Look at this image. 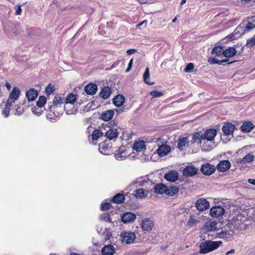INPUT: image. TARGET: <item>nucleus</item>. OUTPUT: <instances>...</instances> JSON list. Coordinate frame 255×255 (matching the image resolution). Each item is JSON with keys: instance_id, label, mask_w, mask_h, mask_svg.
<instances>
[{"instance_id": "37", "label": "nucleus", "mask_w": 255, "mask_h": 255, "mask_svg": "<svg viewBox=\"0 0 255 255\" xmlns=\"http://www.w3.org/2000/svg\"><path fill=\"white\" fill-rule=\"evenodd\" d=\"M76 95L73 93H70L67 95L65 100L66 104H73L76 101Z\"/></svg>"}, {"instance_id": "62", "label": "nucleus", "mask_w": 255, "mask_h": 255, "mask_svg": "<svg viewBox=\"0 0 255 255\" xmlns=\"http://www.w3.org/2000/svg\"><path fill=\"white\" fill-rule=\"evenodd\" d=\"M235 252V250L234 249H232L230 251L226 253V255H229L230 254H234Z\"/></svg>"}, {"instance_id": "45", "label": "nucleus", "mask_w": 255, "mask_h": 255, "mask_svg": "<svg viewBox=\"0 0 255 255\" xmlns=\"http://www.w3.org/2000/svg\"><path fill=\"white\" fill-rule=\"evenodd\" d=\"M255 45V35L252 38L247 40L246 46L248 48H251Z\"/></svg>"}, {"instance_id": "49", "label": "nucleus", "mask_w": 255, "mask_h": 255, "mask_svg": "<svg viewBox=\"0 0 255 255\" xmlns=\"http://www.w3.org/2000/svg\"><path fill=\"white\" fill-rule=\"evenodd\" d=\"M99 148L100 152L103 153L108 150V146L106 145L104 142H103L99 144Z\"/></svg>"}, {"instance_id": "23", "label": "nucleus", "mask_w": 255, "mask_h": 255, "mask_svg": "<svg viewBox=\"0 0 255 255\" xmlns=\"http://www.w3.org/2000/svg\"><path fill=\"white\" fill-rule=\"evenodd\" d=\"M247 33V32L245 30V28H244V24L242 22L237 27L234 31V34L236 37H239Z\"/></svg>"}, {"instance_id": "1", "label": "nucleus", "mask_w": 255, "mask_h": 255, "mask_svg": "<svg viewBox=\"0 0 255 255\" xmlns=\"http://www.w3.org/2000/svg\"><path fill=\"white\" fill-rule=\"evenodd\" d=\"M222 242L206 241L201 243L199 246V253L201 254H206L217 249L221 245Z\"/></svg>"}, {"instance_id": "48", "label": "nucleus", "mask_w": 255, "mask_h": 255, "mask_svg": "<svg viewBox=\"0 0 255 255\" xmlns=\"http://www.w3.org/2000/svg\"><path fill=\"white\" fill-rule=\"evenodd\" d=\"M150 95L153 97V98H157L160 97L162 96H163V93L161 92L157 91H152L150 93Z\"/></svg>"}, {"instance_id": "42", "label": "nucleus", "mask_w": 255, "mask_h": 255, "mask_svg": "<svg viewBox=\"0 0 255 255\" xmlns=\"http://www.w3.org/2000/svg\"><path fill=\"white\" fill-rule=\"evenodd\" d=\"M198 223V221L196 219V217L191 215L187 222V225L189 227H193Z\"/></svg>"}, {"instance_id": "55", "label": "nucleus", "mask_w": 255, "mask_h": 255, "mask_svg": "<svg viewBox=\"0 0 255 255\" xmlns=\"http://www.w3.org/2000/svg\"><path fill=\"white\" fill-rule=\"evenodd\" d=\"M15 14L16 15H20L21 14L22 9L21 8V5L19 4L15 6Z\"/></svg>"}, {"instance_id": "34", "label": "nucleus", "mask_w": 255, "mask_h": 255, "mask_svg": "<svg viewBox=\"0 0 255 255\" xmlns=\"http://www.w3.org/2000/svg\"><path fill=\"white\" fill-rule=\"evenodd\" d=\"M125 198L124 195L119 193L114 196L112 201L113 203L120 204L123 203L125 201Z\"/></svg>"}, {"instance_id": "24", "label": "nucleus", "mask_w": 255, "mask_h": 255, "mask_svg": "<svg viewBox=\"0 0 255 255\" xmlns=\"http://www.w3.org/2000/svg\"><path fill=\"white\" fill-rule=\"evenodd\" d=\"M125 101V97L122 95L119 94L113 99V102L116 107H120L123 105Z\"/></svg>"}, {"instance_id": "60", "label": "nucleus", "mask_w": 255, "mask_h": 255, "mask_svg": "<svg viewBox=\"0 0 255 255\" xmlns=\"http://www.w3.org/2000/svg\"><path fill=\"white\" fill-rule=\"evenodd\" d=\"M147 20H144L143 21H142V22H140L139 23H138L137 25V27H139L140 26H142V25L144 24L145 26L146 25V24H147Z\"/></svg>"}, {"instance_id": "11", "label": "nucleus", "mask_w": 255, "mask_h": 255, "mask_svg": "<svg viewBox=\"0 0 255 255\" xmlns=\"http://www.w3.org/2000/svg\"><path fill=\"white\" fill-rule=\"evenodd\" d=\"M64 98L59 95H57L54 97L53 100V105L49 106L48 108L50 112H54L55 108L58 106H60L61 105H62L64 103Z\"/></svg>"}, {"instance_id": "44", "label": "nucleus", "mask_w": 255, "mask_h": 255, "mask_svg": "<svg viewBox=\"0 0 255 255\" xmlns=\"http://www.w3.org/2000/svg\"><path fill=\"white\" fill-rule=\"evenodd\" d=\"M42 109L43 108H41L38 107H33L31 108V111L34 114L39 116L43 112V110Z\"/></svg>"}, {"instance_id": "14", "label": "nucleus", "mask_w": 255, "mask_h": 255, "mask_svg": "<svg viewBox=\"0 0 255 255\" xmlns=\"http://www.w3.org/2000/svg\"><path fill=\"white\" fill-rule=\"evenodd\" d=\"M231 167V163L228 160L221 161L217 165V169L221 172L228 170Z\"/></svg>"}, {"instance_id": "32", "label": "nucleus", "mask_w": 255, "mask_h": 255, "mask_svg": "<svg viewBox=\"0 0 255 255\" xmlns=\"http://www.w3.org/2000/svg\"><path fill=\"white\" fill-rule=\"evenodd\" d=\"M154 189V192H156V193L160 194L165 193L166 194L167 186L163 184H160L155 185Z\"/></svg>"}, {"instance_id": "57", "label": "nucleus", "mask_w": 255, "mask_h": 255, "mask_svg": "<svg viewBox=\"0 0 255 255\" xmlns=\"http://www.w3.org/2000/svg\"><path fill=\"white\" fill-rule=\"evenodd\" d=\"M229 61V59H224L222 60H219L217 59L216 64H218L219 65H222L223 63L228 62Z\"/></svg>"}, {"instance_id": "7", "label": "nucleus", "mask_w": 255, "mask_h": 255, "mask_svg": "<svg viewBox=\"0 0 255 255\" xmlns=\"http://www.w3.org/2000/svg\"><path fill=\"white\" fill-rule=\"evenodd\" d=\"M225 213L224 209L221 206H214L211 208L210 214L212 217L219 218Z\"/></svg>"}, {"instance_id": "20", "label": "nucleus", "mask_w": 255, "mask_h": 255, "mask_svg": "<svg viewBox=\"0 0 255 255\" xmlns=\"http://www.w3.org/2000/svg\"><path fill=\"white\" fill-rule=\"evenodd\" d=\"M115 251V247L111 245L105 246L102 249V255H113Z\"/></svg>"}, {"instance_id": "4", "label": "nucleus", "mask_w": 255, "mask_h": 255, "mask_svg": "<svg viewBox=\"0 0 255 255\" xmlns=\"http://www.w3.org/2000/svg\"><path fill=\"white\" fill-rule=\"evenodd\" d=\"M216 170V167L210 163H205L203 164L201 168V172L205 175H210L212 174Z\"/></svg>"}, {"instance_id": "46", "label": "nucleus", "mask_w": 255, "mask_h": 255, "mask_svg": "<svg viewBox=\"0 0 255 255\" xmlns=\"http://www.w3.org/2000/svg\"><path fill=\"white\" fill-rule=\"evenodd\" d=\"M100 218L101 220H102L106 222H109V223L112 222L111 219L109 217V215L107 213L102 214L100 216Z\"/></svg>"}, {"instance_id": "26", "label": "nucleus", "mask_w": 255, "mask_h": 255, "mask_svg": "<svg viewBox=\"0 0 255 255\" xmlns=\"http://www.w3.org/2000/svg\"><path fill=\"white\" fill-rule=\"evenodd\" d=\"M237 53V50L235 48L229 47L224 50V56L226 58L232 57Z\"/></svg>"}, {"instance_id": "19", "label": "nucleus", "mask_w": 255, "mask_h": 255, "mask_svg": "<svg viewBox=\"0 0 255 255\" xmlns=\"http://www.w3.org/2000/svg\"><path fill=\"white\" fill-rule=\"evenodd\" d=\"M235 126L230 123H226L222 127V130L225 135H230L235 130Z\"/></svg>"}, {"instance_id": "16", "label": "nucleus", "mask_w": 255, "mask_h": 255, "mask_svg": "<svg viewBox=\"0 0 255 255\" xmlns=\"http://www.w3.org/2000/svg\"><path fill=\"white\" fill-rule=\"evenodd\" d=\"M165 179L170 182H175L178 178V173L175 170H172L166 173L164 175Z\"/></svg>"}, {"instance_id": "64", "label": "nucleus", "mask_w": 255, "mask_h": 255, "mask_svg": "<svg viewBox=\"0 0 255 255\" xmlns=\"http://www.w3.org/2000/svg\"><path fill=\"white\" fill-rule=\"evenodd\" d=\"M5 87L8 90H9L11 89V85L8 82H6L5 83Z\"/></svg>"}, {"instance_id": "50", "label": "nucleus", "mask_w": 255, "mask_h": 255, "mask_svg": "<svg viewBox=\"0 0 255 255\" xmlns=\"http://www.w3.org/2000/svg\"><path fill=\"white\" fill-rule=\"evenodd\" d=\"M147 181L145 180L144 177H140L136 179L134 183L138 184L139 186L143 185L145 183L147 182Z\"/></svg>"}, {"instance_id": "2", "label": "nucleus", "mask_w": 255, "mask_h": 255, "mask_svg": "<svg viewBox=\"0 0 255 255\" xmlns=\"http://www.w3.org/2000/svg\"><path fill=\"white\" fill-rule=\"evenodd\" d=\"M195 206L198 211H203L209 208L210 204L206 199L202 198L196 201Z\"/></svg>"}, {"instance_id": "12", "label": "nucleus", "mask_w": 255, "mask_h": 255, "mask_svg": "<svg viewBox=\"0 0 255 255\" xmlns=\"http://www.w3.org/2000/svg\"><path fill=\"white\" fill-rule=\"evenodd\" d=\"M123 242L127 244L132 243L135 239V235L131 232H125L122 236Z\"/></svg>"}, {"instance_id": "6", "label": "nucleus", "mask_w": 255, "mask_h": 255, "mask_svg": "<svg viewBox=\"0 0 255 255\" xmlns=\"http://www.w3.org/2000/svg\"><path fill=\"white\" fill-rule=\"evenodd\" d=\"M154 227V221L151 218H146L141 222V229L145 231L150 232Z\"/></svg>"}, {"instance_id": "5", "label": "nucleus", "mask_w": 255, "mask_h": 255, "mask_svg": "<svg viewBox=\"0 0 255 255\" xmlns=\"http://www.w3.org/2000/svg\"><path fill=\"white\" fill-rule=\"evenodd\" d=\"M20 91L18 88L15 87L13 88L11 92L10 93L7 102L8 104L12 105L17 100L20 95Z\"/></svg>"}, {"instance_id": "54", "label": "nucleus", "mask_w": 255, "mask_h": 255, "mask_svg": "<svg viewBox=\"0 0 255 255\" xmlns=\"http://www.w3.org/2000/svg\"><path fill=\"white\" fill-rule=\"evenodd\" d=\"M24 112L23 109L20 108L19 107H17L15 109V112L14 113V115H20Z\"/></svg>"}, {"instance_id": "28", "label": "nucleus", "mask_w": 255, "mask_h": 255, "mask_svg": "<svg viewBox=\"0 0 255 255\" xmlns=\"http://www.w3.org/2000/svg\"><path fill=\"white\" fill-rule=\"evenodd\" d=\"M114 112L113 110H107L104 112H103L101 114V118L102 120L108 121L110 120L113 117Z\"/></svg>"}, {"instance_id": "63", "label": "nucleus", "mask_w": 255, "mask_h": 255, "mask_svg": "<svg viewBox=\"0 0 255 255\" xmlns=\"http://www.w3.org/2000/svg\"><path fill=\"white\" fill-rule=\"evenodd\" d=\"M248 182L249 183L255 185V179H248Z\"/></svg>"}, {"instance_id": "38", "label": "nucleus", "mask_w": 255, "mask_h": 255, "mask_svg": "<svg viewBox=\"0 0 255 255\" xmlns=\"http://www.w3.org/2000/svg\"><path fill=\"white\" fill-rule=\"evenodd\" d=\"M179 191L178 188L177 187H170L168 188L167 187V190L166 191V195L172 196L175 195Z\"/></svg>"}, {"instance_id": "47", "label": "nucleus", "mask_w": 255, "mask_h": 255, "mask_svg": "<svg viewBox=\"0 0 255 255\" xmlns=\"http://www.w3.org/2000/svg\"><path fill=\"white\" fill-rule=\"evenodd\" d=\"M229 236H230V232L227 231H222L217 234V236L220 238H228Z\"/></svg>"}, {"instance_id": "35", "label": "nucleus", "mask_w": 255, "mask_h": 255, "mask_svg": "<svg viewBox=\"0 0 255 255\" xmlns=\"http://www.w3.org/2000/svg\"><path fill=\"white\" fill-rule=\"evenodd\" d=\"M212 54L215 56H220L224 54V49L221 46L215 47L212 50Z\"/></svg>"}, {"instance_id": "8", "label": "nucleus", "mask_w": 255, "mask_h": 255, "mask_svg": "<svg viewBox=\"0 0 255 255\" xmlns=\"http://www.w3.org/2000/svg\"><path fill=\"white\" fill-rule=\"evenodd\" d=\"M128 156L129 154L124 146L120 147L115 153V157L118 160H124Z\"/></svg>"}, {"instance_id": "41", "label": "nucleus", "mask_w": 255, "mask_h": 255, "mask_svg": "<svg viewBox=\"0 0 255 255\" xmlns=\"http://www.w3.org/2000/svg\"><path fill=\"white\" fill-rule=\"evenodd\" d=\"M46 102V98L45 97L43 96H40L39 97L38 101L36 103V106L40 107L41 108H43V107L44 106Z\"/></svg>"}, {"instance_id": "43", "label": "nucleus", "mask_w": 255, "mask_h": 255, "mask_svg": "<svg viewBox=\"0 0 255 255\" xmlns=\"http://www.w3.org/2000/svg\"><path fill=\"white\" fill-rule=\"evenodd\" d=\"M11 106V104H8V103L6 102L5 107L2 110V115H4V117L6 118L9 116L10 110Z\"/></svg>"}, {"instance_id": "52", "label": "nucleus", "mask_w": 255, "mask_h": 255, "mask_svg": "<svg viewBox=\"0 0 255 255\" xmlns=\"http://www.w3.org/2000/svg\"><path fill=\"white\" fill-rule=\"evenodd\" d=\"M194 65L192 63H188L186 67L184 68V71L186 72H191L194 69Z\"/></svg>"}, {"instance_id": "17", "label": "nucleus", "mask_w": 255, "mask_h": 255, "mask_svg": "<svg viewBox=\"0 0 255 255\" xmlns=\"http://www.w3.org/2000/svg\"><path fill=\"white\" fill-rule=\"evenodd\" d=\"M171 151V147L167 144H162L157 149V153L161 157L167 155Z\"/></svg>"}, {"instance_id": "30", "label": "nucleus", "mask_w": 255, "mask_h": 255, "mask_svg": "<svg viewBox=\"0 0 255 255\" xmlns=\"http://www.w3.org/2000/svg\"><path fill=\"white\" fill-rule=\"evenodd\" d=\"M148 193V191L147 190L139 188L135 190L134 196L137 198H142L145 197Z\"/></svg>"}, {"instance_id": "59", "label": "nucleus", "mask_w": 255, "mask_h": 255, "mask_svg": "<svg viewBox=\"0 0 255 255\" xmlns=\"http://www.w3.org/2000/svg\"><path fill=\"white\" fill-rule=\"evenodd\" d=\"M65 108V111H66V113L67 115H72V114H74V110H68L66 108V107H64Z\"/></svg>"}, {"instance_id": "58", "label": "nucleus", "mask_w": 255, "mask_h": 255, "mask_svg": "<svg viewBox=\"0 0 255 255\" xmlns=\"http://www.w3.org/2000/svg\"><path fill=\"white\" fill-rule=\"evenodd\" d=\"M217 59L215 57H210L208 59V62L211 64H216Z\"/></svg>"}, {"instance_id": "9", "label": "nucleus", "mask_w": 255, "mask_h": 255, "mask_svg": "<svg viewBox=\"0 0 255 255\" xmlns=\"http://www.w3.org/2000/svg\"><path fill=\"white\" fill-rule=\"evenodd\" d=\"M198 170L193 165L186 166L183 170V175L186 177H192L197 174Z\"/></svg>"}, {"instance_id": "40", "label": "nucleus", "mask_w": 255, "mask_h": 255, "mask_svg": "<svg viewBox=\"0 0 255 255\" xmlns=\"http://www.w3.org/2000/svg\"><path fill=\"white\" fill-rule=\"evenodd\" d=\"M149 77H150L149 69L148 68H147L143 74V80H144V82L146 84H147L148 85H152L153 84V82L150 83L149 82Z\"/></svg>"}, {"instance_id": "21", "label": "nucleus", "mask_w": 255, "mask_h": 255, "mask_svg": "<svg viewBox=\"0 0 255 255\" xmlns=\"http://www.w3.org/2000/svg\"><path fill=\"white\" fill-rule=\"evenodd\" d=\"M97 89V85L91 83L86 86L84 90L87 94L93 95L96 93Z\"/></svg>"}, {"instance_id": "39", "label": "nucleus", "mask_w": 255, "mask_h": 255, "mask_svg": "<svg viewBox=\"0 0 255 255\" xmlns=\"http://www.w3.org/2000/svg\"><path fill=\"white\" fill-rule=\"evenodd\" d=\"M255 156L251 153H249L247 154L243 158L240 160V162L241 163H243V164H245L246 163H248L251 162L254 160Z\"/></svg>"}, {"instance_id": "13", "label": "nucleus", "mask_w": 255, "mask_h": 255, "mask_svg": "<svg viewBox=\"0 0 255 255\" xmlns=\"http://www.w3.org/2000/svg\"><path fill=\"white\" fill-rule=\"evenodd\" d=\"M217 135V130L214 128H210L207 130L203 133L204 140L208 141H213Z\"/></svg>"}, {"instance_id": "33", "label": "nucleus", "mask_w": 255, "mask_h": 255, "mask_svg": "<svg viewBox=\"0 0 255 255\" xmlns=\"http://www.w3.org/2000/svg\"><path fill=\"white\" fill-rule=\"evenodd\" d=\"M188 139L187 137L181 138L178 142L177 147L180 150H183L187 146Z\"/></svg>"}, {"instance_id": "3", "label": "nucleus", "mask_w": 255, "mask_h": 255, "mask_svg": "<svg viewBox=\"0 0 255 255\" xmlns=\"http://www.w3.org/2000/svg\"><path fill=\"white\" fill-rule=\"evenodd\" d=\"M242 23L244 24L245 30H246L247 33L249 32L255 28V17L253 16L248 17L244 20Z\"/></svg>"}, {"instance_id": "56", "label": "nucleus", "mask_w": 255, "mask_h": 255, "mask_svg": "<svg viewBox=\"0 0 255 255\" xmlns=\"http://www.w3.org/2000/svg\"><path fill=\"white\" fill-rule=\"evenodd\" d=\"M132 63H133V59H131L129 61L128 64V68L126 70V72H128L130 71V70H131L132 65Z\"/></svg>"}, {"instance_id": "25", "label": "nucleus", "mask_w": 255, "mask_h": 255, "mask_svg": "<svg viewBox=\"0 0 255 255\" xmlns=\"http://www.w3.org/2000/svg\"><path fill=\"white\" fill-rule=\"evenodd\" d=\"M38 96V92L35 89H29L26 93V97L29 101H34Z\"/></svg>"}, {"instance_id": "29", "label": "nucleus", "mask_w": 255, "mask_h": 255, "mask_svg": "<svg viewBox=\"0 0 255 255\" xmlns=\"http://www.w3.org/2000/svg\"><path fill=\"white\" fill-rule=\"evenodd\" d=\"M111 92V89L109 87L106 86L102 89L100 95L103 99H107L109 97Z\"/></svg>"}, {"instance_id": "51", "label": "nucleus", "mask_w": 255, "mask_h": 255, "mask_svg": "<svg viewBox=\"0 0 255 255\" xmlns=\"http://www.w3.org/2000/svg\"><path fill=\"white\" fill-rule=\"evenodd\" d=\"M55 90L54 87L49 84L45 89V92L47 95H50Z\"/></svg>"}, {"instance_id": "10", "label": "nucleus", "mask_w": 255, "mask_h": 255, "mask_svg": "<svg viewBox=\"0 0 255 255\" xmlns=\"http://www.w3.org/2000/svg\"><path fill=\"white\" fill-rule=\"evenodd\" d=\"M108 129L105 132L106 136L110 140L115 139L119 135L118 129L114 127L108 126Z\"/></svg>"}, {"instance_id": "15", "label": "nucleus", "mask_w": 255, "mask_h": 255, "mask_svg": "<svg viewBox=\"0 0 255 255\" xmlns=\"http://www.w3.org/2000/svg\"><path fill=\"white\" fill-rule=\"evenodd\" d=\"M219 228L218 223L215 221L206 222L203 227L204 230L208 232L215 231Z\"/></svg>"}, {"instance_id": "53", "label": "nucleus", "mask_w": 255, "mask_h": 255, "mask_svg": "<svg viewBox=\"0 0 255 255\" xmlns=\"http://www.w3.org/2000/svg\"><path fill=\"white\" fill-rule=\"evenodd\" d=\"M110 204L108 202H105L101 204V209L102 211H105L109 209Z\"/></svg>"}, {"instance_id": "18", "label": "nucleus", "mask_w": 255, "mask_h": 255, "mask_svg": "<svg viewBox=\"0 0 255 255\" xmlns=\"http://www.w3.org/2000/svg\"><path fill=\"white\" fill-rule=\"evenodd\" d=\"M135 218V214L131 212H127L123 215L122 221L124 223H128L133 222Z\"/></svg>"}, {"instance_id": "27", "label": "nucleus", "mask_w": 255, "mask_h": 255, "mask_svg": "<svg viewBox=\"0 0 255 255\" xmlns=\"http://www.w3.org/2000/svg\"><path fill=\"white\" fill-rule=\"evenodd\" d=\"M134 150L137 152H141L145 148V142L141 140L136 141L133 146Z\"/></svg>"}, {"instance_id": "61", "label": "nucleus", "mask_w": 255, "mask_h": 255, "mask_svg": "<svg viewBox=\"0 0 255 255\" xmlns=\"http://www.w3.org/2000/svg\"><path fill=\"white\" fill-rule=\"evenodd\" d=\"M135 51V50L134 49H128L127 51V53L128 55H131L134 53Z\"/></svg>"}, {"instance_id": "22", "label": "nucleus", "mask_w": 255, "mask_h": 255, "mask_svg": "<svg viewBox=\"0 0 255 255\" xmlns=\"http://www.w3.org/2000/svg\"><path fill=\"white\" fill-rule=\"evenodd\" d=\"M253 124L250 121H246L243 123L242 126L240 127V129L244 132H250L254 128Z\"/></svg>"}, {"instance_id": "31", "label": "nucleus", "mask_w": 255, "mask_h": 255, "mask_svg": "<svg viewBox=\"0 0 255 255\" xmlns=\"http://www.w3.org/2000/svg\"><path fill=\"white\" fill-rule=\"evenodd\" d=\"M104 135V132L102 131V129H95L94 130L92 134V139L93 141H97L100 137Z\"/></svg>"}, {"instance_id": "36", "label": "nucleus", "mask_w": 255, "mask_h": 255, "mask_svg": "<svg viewBox=\"0 0 255 255\" xmlns=\"http://www.w3.org/2000/svg\"><path fill=\"white\" fill-rule=\"evenodd\" d=\"M192 140L194 142L200 144L201 143L202 140H204L203 133L201 134L199 132L194 133L192 137Z\"/></svg>"}]
</instances>
